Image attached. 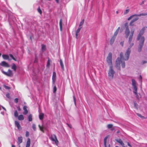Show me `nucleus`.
Returning a JSON list of instances; mask_svg holds the SVG:
<instances>
[{
	"label": "nucleus",
	"mask_w": 147,
	"mask_h": 147,
	"mask_svg": "<svg viewBox=\"0 0 147 147\" xmlns=\"http://www.w3.org/2000/svg\"><path fill=\"white\" fill-rule=\"evenodd\" d=\"M57 3H58L59 0H55Z\"/></svg>",
	"instance_id": "nucleus-58"
},
{
	"label": "nucleus",
	"mask_w": 147,
	"mask_h": 147,
	"mask_svg": "<svg viewBox=\"0 0 147 147\" xmlns=\"http://www.w3.org/2000/svg\"><path fill=\"white\" fill-rule=\"evenodd\" d=\"M28 121H32V116L31 114H30L28 116Z\"/></svg>",
	"instance_id": "nucleus-31"
},
{
	"label": "nucleus",
	"mask_w": 147,
	"mask_h": 147,
	"mask_svg": "<svg viewBox=\"0 0 147 147\" xmlns=\"http://www.w3.org/2000/svg\"><path fill=\"white\" fill-rule=\"evenodd\" d=\"M56 74L55 72L53 73V75L52 76V81L53 83L54 84L56 80Z\"/></svg>",
	"instance_id": "nucleus-14"
},
{
	"label": "nucleus",
	"mask_w": 147,
	"mask_h": 147,
	"mask_svg": "<svg viewBox=\"0 0 147 147\" xmlns=\"http://www.w3.org/2000/svg\"><path fill=\"white\" fill-rule=\"evenodd\" d=\"M139 79L140 81V82H142V77L141 75H140L139 78Z\"/></svg>",
	"instance_id": "nucleus-46"
},
{
	"label": "nucleus",
	"mask_w": 147,
	"mask_h": 147,
	"mask_svg": "<svg viewBox=\"0 0 147 147\" xmlns=\"http://www.w3.org/2000/svg\"><path fill=\"white\" fill-rule=\"evenodd\" d=\"M129 9H126L125 10V11H124V15H126L127 14V13H129Z\"/></svg>",
	"instance_id": "nucleus-37"
},
{
	"label": "nucleus",
	"mask_w": 147,
	"mask_h": 147,
	"mask_svg": "<svg viewBox=\"0 0 147 147\" xmlns=\"http://www.w3.org/2000/svg\"><path fill=\"white\" fill-rule=\"evenodd\" d=\"M37 57L36 55H35V61H36V60L37 59Z\"/></svg>",
	"instance_id": "nucleus-59"
},
{
	"label": "nucleus",
	"mask_w": 147,
	"mask_h": 147,
	"mask_svg": "<svg viewBox=\"0 0 147 147\" xmlns=\"http://www.w3.org/2000/svg\"><path fill=\"white\" fill-rule=\"evenodd\" d=\"M53 90V93H55L57 90V88H56V86H54V87Z\"/></svg>",
	"instance_id": "nucleus-43"
},
{
	"label": "nucleus",
	"mask_w": 147,
	"mask_h": 147,
	"mask_svg": "<svg viewBox=\"0 0 147 147\" xmlns=\"http://www.w3.org/2000/svg\"><path fill=\"white\" fill-rule=\"evenodd\" d=\"M121 63V65L122 68H124L125 67V62L124 61H123L122 60H121L120 61V63Z\"/></svg>",
	"instance_id": "nucleus-25"
},
{
	"label": "nucleus",
	"mask_w": 147,
	"mask_h": 147,
	"mask_svg": "<svg viewBox=\"0 0 147 147\" xmlns=\"http://www.w3.org/2000/svg\"><path fill=\"white\" fill-rule=\"evenodd\" d=\"M81 28H82V27H81L80 28H78L76 30V32L78 33L79 32H80Z\"/></svg>",
	"instance_id": "nucleus-44"
},
{
	"label": "nucleus",
	"mask_w": 147,
	"mask_h": 147,
	"mask_svg": "<svg viewBox=\"0 0 147 147\" xmlns=\"http://www.w3.org/2000/svg\"><path fill=\"white\" fill-rule=\"evenodd\" d=\"M107 61L109 65L110 66L112 65V54L111 53H109L107 58Z\"/></svg>",
	"instance_id": "nucleus-6"
},
{
	"label": "nucleus",
	"mask_w": 147,
	"mask_h": 147,
	"mask_svg": "<svg viewBox=\"0 0 147 147\" xmlns=\"http://www.w3.org/2000/svg\"><path fill=\"white\" fill-rule=\"evenodd\" d=\"M145 30V28H143L140 31V33L138 34V36L137 38V40H140L142 36H141L143 34L144 32V31Z\"/></svg>",
	"instance_id": "nucleus-12"
},
{
	"label": "nucleus",
	"mask_w": 147,
	"mask_h": 147,
	"mask_svg": "<svg viewBox=\"0 0 147 147\" xmlns=\"http://www.w3.org/2000/svg\"><path fill=\"white\" fill-rule=\"evenodd\" d=\"M50 139L52 141L55 142L57 145L58 144V141L55 135H51L50 137Z\"/></svg>",
	"instance_id": "nucleus-9"
},
{
	"label": "nucleus",
	"mask_w": 147,
	"mask_h": 147,
	"mask_svg": "<svg viewBox=\"0 0 147 147\" xmlns=\"http://www.w3.org/2000/svg\"><path fill=\"white\" fill-rule=\"evenodd\" d=\"M108 136L105 137L104 139V144L105 147H107V138H108Z\"/></svg>",
	"instance_id": "nucleus-21"
},
{
	"label": "nucleus",
	"mask_w": 147,
	"mask_h": 147,
	"mask_svg": "<svg viewBox=\"0 0 147 147\" xmlns=\"http://www.w3.org/2000/svg\"><path fill=\"white\" fill-rule=\"evenodd\" d=\"M2 107V108H3V109H4L5 111H6V109H5L4 107Z\"/></svg>",
	"instance_id": "nucleus-60"
},
{
	"label": "nucleus",
	"mask_w": 147,
	"mask_h": 147,
	"mask_svg": "<svg viewBox=\"0 0 147 147\" xmlns=\"http://www.w3.org/2000/svg\"><path fill=\"white\" fill-rule=\"evenodd\" d=\"M143 64H144V63H147V61H143L142 62Z\"/></svg>",
	"instance_id": "nucleus-53"
},
{
	"label": "nucleus",
	"mask_w": 147,
	"mask_h": 147,
	"mask_svg": "<svg viewBox=\"0 0 147 147\" xmlns=\"http://www.w3.org/2000/svg\"><path fill=\"white\" fill-rule=\"evenodd\" d=\"M125 37L126 38H127L129 36L130 33V31L127 23H126L125 24Z\"/></svg>",
	"instance_id": "nucleus-7"
},
{
	"label": "nucleus",
	"mask_w": 147,
	"mask_h": 147,
	"mask_svg": "<svg viewBox=\"0 0 147 147\" xmlns=\"http://www.w3.org/2000/svg\"><path fill=\"white\" fill-rule=\"evenodd\" d=\"M115 38V37L114 36H113L111 38L110 40V44L111 45L113 44V42H114Z\"/></svg>",
	"instance_id": "nucleus-23"
},
{
	"label": "nucleus",
	"mask_w": 147,
	"mask_h": 147,
	"mask_svg": "<svg viewBox=\"0 0 147 147\" xmlns=\"http://www.w3.org/2000/svg\"><path fill=\"white\" fill-rule=\"evenodd\" d=\"M113 124H109L107 125V127L108 129H111L113 127Z\"/></svg>",
	"instance_id": "nucleus-35"
},
{
	"label": "nucleus",
	"mask_w": 147,
	"mask_h": 147,
	"mask_svg": "<svg viewBox=\"0 0 147 147\" xmlns=\"http://www.w3.org/2000/svg\"><path fill=\"white\" fill-rule=\"evenodd\" d=\"M32 128L34 129V131H36V125L34 124H32Z\"/></svg>",
	"instance_id": "nucleus-40"
},
{
	"label": "nucleus",
	"mask_w": 147,
	"mask_h": 147,
	"mask_svg": "<svg viewBox=\"0 0 147 147\" xmlns=\"http://www.w3.org/2000/svg\"><path fill=\"white\" fill-rule=\"evenodd\" d=\"M16 67L14 63H13L12 64V65L11 66V69H13L14 71H16Z\"/></svg>",
	"instance_id": "nucleus-26"
},
{
	"label": "nucleus",
	"mask_w": 147,
	"mask_h": 147,
	"mask_svg": "<svg viewBox=\"0 0 147 147\" xmlns=\"http://www.w3.org/2000/svg\"><path fill=\"white\" fill-rule=\"evenodd\" d=\"M147 16V13H140V14H134L132 15L131 16H130L127 19L128 20H129L131 19L132 18H134V17H138V16Z\"/></svg>",
	"instance_id": "nucleus-8"
},
{
	"label": "nucleus",
	"mask_w": 147,
	"mask_h": 147,
	"mask_svg": "<svg viewBox=\"0 0 147 147\" xmlns=\"http://www.w3.org/2000/svg\"><path fill=\"white\" fill-rule=\"evenodd\" d=\"M1 71L3 74L8 76L11 77L13 75V73L11 70L9 69L7 72L4 71L3 69H1Z\"/></svg>",
	"instance_id": "nucleus-10"
},
{
	"label": "nucleus",
	"mask_w": 147,
	"mask_h": 147,
	"mask_svg": "<svg viewBox=\"0 0 147 147\" xmlns=\"http://www.w3.org/2000/svg\"><path fill=\"white\" fill-rule=\"evenodd\" d=\"M4 87L6 89H10V88L9 87H8V86H4Z\"/></svg>",
	"instance_id": "nucleus-50"
},
{
	"label": "nucleus",
	"mask_w": 147,
	"mask_h": 147,
	"mask_svg": "<svg viewBox=\"0 0 147 147\" xmlns=\"http://www.w3.org/2000/svg\"><path fill=\"white\" fill-rule=\"evenodd\" d=\"M17 109H18V110L19 111H21V109L19 107H18Z\"/></svg>",
	"instance_id": "nucleus-56"
},
{
	"label": "nucleus",
	"mask_w": 147,
	"mask_h": 147,
	"mask_svg": "<svg viewBox=\"0 0 147 147\" xmlns=\"http://www.w3.org/2000/svg\"><path fill=\"white\" fill-rule=\"evenodd\" d=\"M27 107L26 106H24L23 107V110L24 112H23V114L24 115H26L28 113V111L27 109Z\"/></svg>",
	"instance_id": "nucleus-20"
},
{
	"label": "nucleus",
	"mask_w": 147,
	"mask_h": 147,
	"mask_svg": "<svg viewBox=\"0 0 147 147\" xmlns=\"http://www.w3.org/2000/svg\"><path fill=\"white\" fill-rule=\"evenodd\" d=\"M145 1V0H143L142 3H140V5H142V4H143L144 3Z\"/></svg>",
	"instance_id": "nucleus-52"
},
{
	"label": "nucleus",
	"mask_w": 147,
	"mask_h": 147,
	"mask_svg": "<svg viewBox=\"0 0 147 147\" xmlns=\"http://www.w3.org/2000/svg\"><path fill=\"white\" fill-rule=\"evenodd\" d=\"M14 116L15 117H18V113L17 110H16L14 112Z\"/></svg>",
	"instance_id": "nucleus-34"
},
{
	"label": "nucleus",
	"mask_w": 147,
	"mask_h": 147,
	"mask_svg": "<svg viewBox=\"0 0 147 147\" xmlns=\"http://www.w3.org/2000/svg\"><path fill=\"white\" fill-rule=\"evenodd\" d=\"M51 62V61L49 59H48L47 63V67H49L50 65V62Z\"/></svg>",
	"instance_id": "nucleus-32"
},
{
	"label": "nucleus",
	"mask_w": 147,
	"mask_h": 147,
	"mask_svg": "<svg viewBox=\"0 0 147 147\" xmlns=\"http://www.w3.org/2000/svg\"><path fill=\"white\" fill-rule=\"evenodd\" d=\"M23 138L22 137L20 136L18 137V145H20V143L22 142Z\"/></svg>",
	"instance_id": "nucleus-17"
},
{
	"label": "nucleus",
	"mask_w": 147,
	"mask_h": 147,
	"mask_svg": "<svg viewBox=\"0 0 147 147\" xmlns=\"http://www.w3.org/2000/svg\"><path fill=\"white\" fill-rule=\"evenodd\" d=\"M38 127L40 128V130L42 132H44V129H45L44 127L41 126L40 125H38Z\"/></svg>",
	"instance_id": "nucleus-30"
},
{
	"label": "nucleus",
	"mask_w": 147,
	"mask_h": 147,
	"mask_svg": "<svg viewBox=\"0 0 147 147\" xmlns=\"http://www.w3.org/2000/svg\"><path fill=\"white\" fill-rule=\"evenodd\" d=\"M18 99L17 98H16L14 99V102L16 103H17L18 102Z\"/></svg>",
	"instance_id": "nucleus-49"
},
{
	"label": "nucleus",
	"mask_w": 147,
	"mask_h": 147,
	"mask_svg": "<svg viewBox=\"0 0 147 147\" xmlns=\"http://www.w3.org/2000/svg\"><path fill=\"white\" fill-rule=\"evenodd\" d=\"M12 147H15V146L14 145H12Z\"/></svg>",
	"instance_id": "nucleus-62"
},
{
	"label": "nucleus",
	"mask_w": 147,
	"mask_h": 147,
	"mask_svg": "<svg viewBox=\"0 0 147 147\" xmlns=\"http://www.w3.org/2000/svg\"><path fill=\"white\" fill-rule=\"evenodd\" d=\"M115 141L119 143L121 146H124V144L121 139H115Z\"/></svg>",
	"instance_id": "nucleus-16"
},
{
	"label": "nucleus",
	"mask_w": 147,
	"mask_h": 147,
	"mask_svg": "<svg viewBox=\"0 0 147 147\" xmlns=\"http://www.w3.org/2000/svg\"><path fill=\"white\" fill-rule=\"evenodd\" d=\"M84 19H82V21L80 22V23L79 25V26L80 27L81 26H82V25L84 23Z\"/></svg>",
	"instance_id": "nucleus-36"
},
{
	"label": "nucleus",
	"mask_w": 147,
	"mask_h": 147,
	"mask_svg": "<svg viewBox=\"0 0 147 147\" xmlns=\"http://www.w3.org/2000/svg\"><path fill=\"white\" fill-rule=\"evenodd\" d=\"M116 13L118 14V11H116Z\"/></svg>",
	"instance_id": "nucleus-63"
},
{
	"label": "nucleus",
	"mask_w": 147,
	"mask_h": 147,
	"mask_svg": "<svg viewBox=\"0 0 147 147\" xmlns=\"http://www.w3.org/2000/svg\"><path fill=\"white\" fill-rule=\"evenodd\" d=\"M139 19V18L138 17H136L133 19L130 22L129 24V25L131 26H133L134 25V23L136 21Z\"/></svg>",
	"instance_id": "nucleus-13"
},
{
	"label": "nucleus",
	"mask_w": 147,
	"mask_h": 147,
	"mask_svg": "<svg viewBox=\"0 0 147 147\" xmlns=\"http://www.w3.org/2000/svg\"><path fill=\"white\" fill-rule=\"evenodd\" d=\"M30 140L28 138L26 142V147H30Z\"/></svg>",
	"instance_id": "nucleus-19"
},
{
	"label": "nucleus",
	"mask_w": 147,
	"mask_h": 147,
	"mask_svg": "<svg viewBox=\"0 0 147 147\" xmlns=\"http://www.w3.org/2000/svg\"><path fill=\"white\" fill-rule=\"evenodd\" d=\"M37 10H38V12L40 14H41L42 13V11L40 9V8L39 7H38V9H37Z\"/></svg>",
	"instance_id": "nucleus-45"
},
{
	"label": "nucleus",
	"mask_w": 147,
	"mask_h": 147,
	"mask_svg": "<svg viewBox=\"0 0 147 147\" xmlns=\"http://www.w3.org/2000/svg\"><path fill=\"white\" fill-rule=\"evenodd\" d=\"M1 66L5 67H10L9 65L5 61H2L0 63V69H1Z\"/></svg>",
	"instance_id": "nucleus-11"
},
{
	"label": "nucleus",
	"mask_w": 147,
	"mask_h": 147,
	"mask_svg": "<svg viewBox=\"0 0 147 147\" xmlns=\"http://www.w3.org/2000/svg\"><path fill=\"white\" fill-rule=\"evenodd\" d=\"M68 125V126H69V127H70V128H71V126H70L69 125Z\"/></svg>",
	"instance_id": "nucleus-64"
},
{
	"label": "nucleus",
	"mask_w": 147,
	"mask_h": 147,
	"mask_svg": "<svg viewBox=\"0 0 147 147\" xmlns=\"http://www.w3.org/2000/svg\"><path fill=\"white\" fill-rule=\"evenodd\" d=\"M59 26L60 30L61 31H62V20L61 19H60L59 22Z\"/></svg>",
	"instance_id": "nucleus-27"
},
{
	"label": "nucleus",
	"mask_w": 147,
	"mask_h": 147,
	"mask_svg": "<svg viewBox=\"0 0 147 147\" xmlns=\"http://www.w3.org/2000/svg\"><path fill=\"white\" fill-rule=\"evenodd\" d=\"M78 33H77L76 32V38L77 39L78 38Z\"/></svg>",
	"instance_id": "nucleus-54"
},
{
	"label": "nucleus",
	"mask_w": 147,
	"mask_h": 147,
	"mask_svg": "<svg viewBox=\"0 0 147 147\" xmlns=\"http://www.w3.org/2000/svg\"><path fill=\"white\" fill-rule=\"evenodd\" d=\"M115 71L113 69V66H110L108 72V76L110 80L113 79Z\"/></svg>",
	"instance_id": "nucleus-4"
},
{
	"label": "nucleus",
	"mask_w": 147,
	"mask_h": 147,
	"mask_svg": "<svg viewBox=\"0 0 147 147\" xmlns=\"http://www.w3.org/2000/svg\"><path fill=\"white\" fill-rule=\"evenodd\" d=\"M127 145L130 147H132L131 146L130 144L128 142H127Z\"/></svg>",
	"instance_id": "nucleus-55"
},
{
	"label": "nucleus",
	"mask_w": 147,
	"mask_h": 147,
	"mask_svg": "<svg viewBox=\"0 0 147 147\" xmlns=\"http://www.w3.org/2000/svg\"><path fill=\"white\" fill-rule=\"evenodd\" d=\"M44 115L43 113H41L39 115V118L40 119L42 120L43 119L44 117Z\"/></svg>",
	"instance_id": "nucleus-29"
},
{
	"label": "nucleus",
	"mask_w": 147,
	"mask_h": 147,
	"mask_svg": "<svg viewBox=\"0 0 147 147\" xmlns=\"http://www.w3.org/2000/svg\"><path fill=\"white\" fill-rule=\"evenodd\" d=\"M119 57H118L116 59L115 62V67L116 68L119 70H120V61L123 59L125 61L124 59L125 56L123 57V54L121 52L119 55Z\"/></svg>",
	"instance_id": "nucleus-2"
},
{
	"label": "nucleus",
	"mask_w": 147,
	"mask_h": 147,
	"mask_svg": "<svg viewBox=\"0 0 147 147\" xmlns=\"http://www.w3.org/2000/svg\"><path fill=\"white\" fill-rule=\"evenodd\" d=\"M46 49V46L44 45H42V51H44Z\"/></svg>",
	"instance_id": "nucleus-33"
},
{
	"label": "nucleus",
	"mask_w": 147,
	"mask_h": 147,
	"mask_svg": "<svg viewBox=\"0 0 147 147\" xmlns=\"http://www.w3.org/2000/svg\"><path fill=\"white\" fill-rule=\"evenodd\" d=\"M120 133V131H119V130L118 131H117V133Z\"/></svg>",
	"instance_id": "nucleus-61"
},
{
	"label": "nucleus",
	"mask_w": 147,
	"mask_h": 147,
	"mask_svg": "<svg viewBox=\"0 0 147 147\" xmlns=\"http://www.w3.org/2000/svg\"><path fill=\"white\" fill-rule=\"evenodd\" d=\"M18 119L19 120H22L24 119V116L22 115H20L18 117Z\"/></svg>",
	"instance_id": "nucleus-24"
},
{
	"label": "nucleus",
	"mask_w": 147,
	"mask_h": 147,
	"mask_svg": "<svg viewBox=\"0 0 147 147\" xmlns=\"http://www.w3.org/2000/svg\"><path fill=\"white\" fill-rule=\"evenodd\" d=\"M123 43H124V41H123L121 42L120 43V44L122 47H123Z\"/></svg>",
	"instance_id": "nucleus-51"
},
{
	"label": "nucleus",
	"mask_w": 147,
	"mask_h": 147,
	"mask_svg": "<svg viewBox=\"0 0 147 147\" xmlns=\"http://www.w3.org/2000/svg\"><path fill=\"white\" fill-rule=\"evenodd\" d=\"M2 57L5 60H8V61H10L11 59H9V56L7 55H3Z\"/></svg>",
	"instance_id": "nucleus-15"
},
{
	"label": "nucleus",
	"mask_w": 147,
	"mask_h": 147,
	"mask_svg": "<svg viewBox=\"0 0 147 147\" xmlns=\"http://www.w3.org/2000/svg\"><path fill=\"white\" fill-rule=\"evenodd\" d=\"M29 136V133L28 131H26V137H28Z\"/></svg>",
	"instance_id": "nucleus-48"
},
{
	"label": "nucleus",
	"mask_w": 147,
	"mask_h": 147,
	"mask_svg": "<svg viewBox=\"0 0 147 147\" xmlns=\"http://www.w3.org/2000/svg\"><path fill=\"white\" fill-rule=\"evenodd\" d=\"M144 36L142 37L141 39L140 40L139 43L138 49V51L139 52H141L142 51L144 45Z\"/></svg>",
	"instance_id": "nucleus-5"
},
{
	"label": "nucleus",
	"mask_w": 147,
	"mask_h": 147,
	"mask_svg": "<svg viewBox=\"0 0 147 147\" xmlns=\"http://www.w3.org/2000/svg\"><path fill=\"white\" fill-rule=\"evenodd\" d=\"M60 65L62 69L63 70H64V65H63L62 61L61 59L60 60Z\"/></svg>",
	"instance_id": "nucleus-28"
},
{
	"label": "nucleus",
	"mask_w": 147,
	"mask_h": 147,
	"mask_svg": "<svg viewBox=\"0 0 147 147\" xmlns=\"http://www.w3.org/2000/svg\"><path fill=\"white\" fill-rule=\"evenodd\" d=\"M131 81L133 92L136 95V98L138 99L139 96L138 94L137 88V83L134 79H132Z\"/></svg>",
	"instance_id": "nucleus-3"
},
{
	"label": "nucleus",
	"mask_w": 147,
	"mask_h": 147,
	"mask_svg": "<svg viewBox=\"0 0 147 147\" xmlns=\"http://www.w3.org/2000/svg\"><path fill=\"white\" fill-rule=\"evenodd\" d=\"M111 129V130L112 131L114 130L115 129L114 128H113V127Z\"/></svg>",
	"instance_id": "nucleus-57"
},
{
	"label": "nucleus",
	"mask_w": 147,
	"mask_h": 147,
	"mask_svg": "<svg viewBox=\"0 0 147 147\" xmlns=\"http://www.w3.org/2000/svg\"><path fill=\"white\" fill-rule=\"evenodd\" d=\"M134 107L136 108L137 109L138 105L137 104L136 102H134Z\"/></svg>",
	"instance_id": "nucleus-42"
},
{
	"label": "nucleus",
	"mask_w": 147,
	"mask_h": 147,
	"mask_svg": "<svg viewBox=\"0 0 147 147\" xmlns=\"http://www.w3.org/2000/svg\"><path fill=\"white\" fill-rule=\"evenodd\" d=\"M15 125L17 126L18 128L20 129H21V127L20 125V123L19 122L17 121H15Z\"/></svg>",
	"instance_id": "nucleus-18"
},
{
	"label": "nucleus",
	"mask_w": 147,
	"mask_h": 147,
	"mask_svg": "<svg viewBox=\"0 0 147 147\" xmlns=\"http://www.w3.org/2000/svg\"><path fill=\"white\" fill-rule=\"evenodd\" d=\"M6 96L8 98H10V94L9 93H7V94H6Z\"/></svg>",
	"instance_id": "nucleus-47"
},
{
	"label": "nucleus",
	"mask_w": 147,
	"mask_h": 147,
	"mask_svg": "<svg viewBox=\"0 0 147 147\" xmlns=\"http://www.w3.org/2000/svg\"><path fill=\"white\" fill-rule=\"evenodd\" d=\"M73 99H74V104H75V105H76V98H75V96L74 95L73 96Z\"/></svg>",
	"instance_id": "nucleus-41"
},
{
	"label": "nucleus",
	"mask_w": 147,
	"mask_h": 147,
	"mask_svg": "<svg viewBox=\"0 0 147 147\" xmlns=\"http://www.w3.org/2000/svg\"><path fill=\"white\" fill-rule=\"evenodd\" d=\"M9 56L12 58L14 61H16L17 60L16 59L13 57V55L12 54H10L9 55Z\"/></svg>",
	"instance_id": "nucleus-39"
},
{
	"label": "nucleus",
	"mask_w": 147,
	"mask_h": 147,
	"mask_svg": "<svg viewBox=\"0 0 147 147\" xmlns=\"http://www.w3.org/2000/svg\"><path fill=\"white\" fill-rule=\"evenodd\" d=\"M134 30V29H133L131 30L130 34L129 37L128 42L129 46L125 53L124 59L125 60H127L128 59L131 52L130 49L134 45V43L132 42V39Z\"/></svg>",
	"instance_id": "nucleus-1"
},
{
	"label": "nucleus",
	"mask_w": 147,
	"mask_h": 147,
	"mask_svg": "<svg viewBox=\"0 0 147 147\" xmlns=\"http://www.w3.org/2000/svg\"><path fill=\"white\" fill-rule=\"evenodd\" d=\"M120 27H119L117 29L115 32L114 35L113 36H114L115 37H116V36L117 35L118 32L119 31V30L120 29Z\"/></svg>",
	"instance_id": "nucleus-22"
},
{
	"label": "nucleus",
	"mask_w": 147,
	"mask_h": 147,
	"mask_svg": "<svg viewBox=\"0 0 147 147\" xmlns=\"http://www.w3.org/2000/svg\"><path fill=\"white\" fill-rule=\"evenodd\" d=\"M137 115L138 116L142 118L143 119H145L146 118L142 116L141 114L139 113H137Z\"/></svg>",
	"instance_id": "nucleus-38"
}]
</instances>
